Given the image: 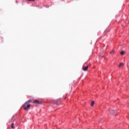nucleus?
I'll list each match as a JSON object with an SVG mask.
<instances>
[{"label": "nucleus", "instance_id": "20e7f679", "mask_svg": "<svg viewBox=\"0 0 129 129\" xmlns=\"http://www.w3.org/2000/svg\"><path fill=\"white\" fill-rule=\"evenodd\" d=\"M33 103H37V104H40V103L39 102V101H37V100L34 101L33 102Z\"/></svg>", "mask_w": 129, "mask_h": 129}, {"label": "nucleus", "instance_id": "6e6552de", "mask_svg": "<svg viewBox=\"0 0 129 129\" xmlns=\"http://www.w3.org/2000/svg\"><path fill=\"white\" fill-rule=\"evenodd\" d=\"M123 54H124V51H121L120 52V55H123Z\"/></svg>", "mask_w": 129, "mask_h": 129}, {"label": "nucleus", "instance_id": "f8f14e48", "mask_svg": "<svg viewBox=\"0 0 129 129\" xmlns=\"http://www.w3.org/2000/svg\"><path fill=\"white\" fill-rule=\"evenodd\" d=\"M55 104H56V105H59V104H58V103H55Z\"/></svg>", "mask_w": 129, "mask_h": 129}, {"label": "nucleus", "instance_id": "0eeeda50", "mask_svg": "<svg viewBox=\"0 0 129 129\" xmlns=\"http://www.w3.org/2000/svg\"><path fill=\"white\" fill-rule=\"evenodd\" d=\"M121 66H123V63H120L119 65V67H121Z\"/></svg>", "mask_w": 129, "mask_h": 129}, {"label": "nucleus", "instance_id": "1a4fd4ad", "mask_svg": "<svg viewBox=\"0 0 129 129\" xmlns=\"http://www.w3.org/2000/svg\"><path fill=\"white\" fill-rule=\"evenodd\" d=\"M114 53V50H112L110 52V54H113Z\"/></svg>", "mask_w": 129, "mask_h": 129}, {"label": "nucleus", "instance_id": "f03ea898", "mask_svg": "<svg viewBox=\"0 0 129 129\" xmlns=\"http://www.w3.org/2000/svg\"><path fill=\"white\" fill-rule=\"evenodd\" d=\"M82 69L83 71H87L88 69V66H87L86 67H84V66H83V67H82Z\"/></svg>", "mask_w": 129, "mask_h": 129}, {"label": "nucleus", "instance_id": "39448f33", "mask_svg": "<svg viewBox=\"0 0 129 129\" xmlns=\"http://www.w3.org/2000/svg\"><path fill=\"white\" fill-rule=\"evenodd\" d=\"M14 125H15V124H14V123H13L12 124V125H11V127H12V128H15Z\"/></svg>", "mask_w": 129, "mask_h": 129}, {"label": "nucleus", "instance_id": "f257e3e1", "mask_svg": "<svg viewBox=\"0 0 129 129\" xmlns=\"http://www.w3.org/2000/svg\"><path fill=\"white\" fill-rule=\"evenodd\" d=\"M23 107L24 110H28L31 108V105L28 104L27 102H25V103L23 105Z\"/></svg>", "mask_w": 129, "mask_h": 129}, {"label": "nucleus", "instance_id": "423d86ee", "mask_svg": "<svg viewBox=\"0 0 129 129\" xmlns=\"http://www.w3.org/2000/svg\"><path fill=\"white\" fill-rule=\"evenodd\" d=\"M94 105V101H92L91 104V106L92 107Z\"/></svg>", "mask_w": 129, "mask_h": 129}, {"label": "nucleus", "instance_id": "9b49d317", "mask_svg": "<svg viewBox=\"0 0 129 129\" xmlns=\"http://www.w3.org/2000/svg\"><path fill=\"white\" fill-rule=\"evenodd\" d=\"M29 2H35V0H27Z\"/></svg>", "mask_w": 129, "mask_h": 129}, {"label": "nucleus", "instance_id": "9d476101", "mask_svg": "<svg viewBox=\"0 0 129 129\" xmlns=\"http://www.w3.org/2000/svg\"><path fill=\"white\" fill-rule=\"evenodd\" d=\"M26 102H27V104L30 103V102H32V101L31 100H29L28 101H27Z\"/></svg>", "mask_w": 129, "mask_h": 129}, {"label": "nucleus", "instance_id": "7ed1b4c3", "mask_svg": "<svg viewBox=\"0 0 129 129\" xmlns=\"http://www.w3.org/2000/svg\"><path fill=\"white\" fill-rule=\"evenodd\" d=\"M109 112L110 114L113 115L114 114V110H110Z\"/></svg>", "mask_w": 129, "mask_h": 129}]
</instances>
